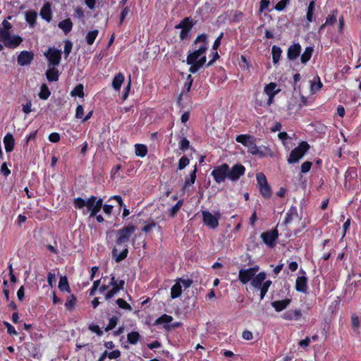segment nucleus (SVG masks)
Wrapping results in <instances>:
<instances>
[{"mask_svg": "<svg viewBox=\"0 0 361 361\" xmlns=\"http://www.w3.org/2000/svg\"><path fill=\"white\" fill-rule=\"evenodd\" d=\"M84 116V108L82 105H78L75 110V118L78 119H83Z\"/></svg>", "mask_w": 361, "mask_h": 361, "instance_id": "nucleus-61", "label": "nucleus"}, {"mask_svg": "<svg viewBox=\"0 0 361 361\" xmlns=\"http://www.w3.org/2000/svg\"><path fill=\"white\" fill-rule=\"evenodd\" d=\"M37 17V13L35 11H29L25 13V20L32 27L36 24Z\"/></svg>", "mask_w": 361, "mask_h": 361, "instance_id": "nucleus-31", "label": "nucleus"}, {"mask_svg": "<svg viewBox=\"0 0 361 361\" xmlns=\"http://www.w3.org/2000/svg\"><path fill=\"white\" fill-rule=\"evenodd\" d=\"M35 54L31 51H22L17 57L18 64L20 66L30 65L34 59Z\"/></svg>", "mask_w": 361, "mask_h": 361, "instance_id": "nucleus-13", "label": "nucleus"}, {"mask_svg": "<svg viewBox=\"0 0 361 361\" xmlns=\"http://www.w3.org/2000/svg\"><path fill=\"white\" fill-rule=\"evenodd\" d=\"M262 241L270 248L275 247L276 240L279 238V231L277 228L270 231L263 232L260 235Z\"/></svg>", "mask_w": 361, "mask_h": 361, "instance_id": "nucleus-8", "label": "nucleus"}, {"mask_svg": "<svg viewBox=\"0 0 361 361\" xmlns=\"http://www.w3.org/2000/svg\"><path fill=\"white\" fill-rule=\"evenodd\" d=\"M301 46L299 43H294L290 45L287 51V58L290 61L296 60L301 53Z\"/></svg>", "mask_w": 361, "mask_h": 361, "instance_id": "nucleus-14", "label": "nucleus"}, {"mask_svg": "<svg viewBox=\"0 0 361 361\" xmlns=\"http://www.w3.org/2000/svg\"><path fill=\"white\" fill-rule=\"evenodd\" d=\"M282 50L281 49L276 46L274 45L271 47V55H272V60L273 63L274 64H277L280 60L281 56Z\"/></svg>", "mask_w": 361, "mask_h": 361, "instance_id": "nucleus-33", "label": "nucleus"}, {"mask_svg": "<svg viewBox=\"0 0 361 361\" xmlns=\"http://www.w3.org/2000/svg\"><path fill=\"white\" fill-rule=\"evenodd\" d=\"M58 26L66 35H67L73 28V23L70 18H66L59 22Z\"/></svg>", "mask_w": 361, "mask_h": 361, "instance_id": "nucleus-27", "label": "nucleus"}, {"mask_svg": "<svg viewBox=\"0 0 361 361\" xmlns=\"http://www.w3.org/2000/svg\"><path fill=\"white\" fill-rule=\"evenodd\" d=\"M140 338V335L137 331H131L127 335V339L129 343L136 344Z\"/></svg>", "mask_w": 361, "mask_h": 361, "instance_id": "nucleus-42", "label": "nucleus"}, {"mask_svg": "<svg viewBox=\"0 0 361 361\" xmlns=\"http://www.w3.org/2000/svg\"><path fill=\"white\" fill-rule=\"evenodd\" d=\"M235 140L247 147L252 143L253 140H255V137L249 134H241L236 136Z\"/></svg>", "mask_w": 361, "mask_h": 361, "instance_id": "nucleus-22", "label": "nucleus"}, {"mask_svg": "<svg viewBox=\"0 0 361 361\" xmlns=\"http://www.w3.org/2000/svg\"><path fill=\"white\" fill-rule=\"evenodd\" d=\"M275 82H270L264 87V92L267 96H276L279 92Z\"/></svg>", "mask_w": 361, "mask_h": 361, "instance_id": "nucleus-29", "label": "nucleus"}, {"mask_svg": "<svg viewBox=\"0 0 361 361\" xmlns=\"http://www.w3.org/2000/svg\"><path fill=\"white\" fill-rule=\"evenodd\" d=\"M215 51L212 53V59L209 61V62L206 64V67L209 68L212 66L216 60H218L220 58L219 54H218L216 50H214Z\"/></svg>", "mask_w": 361, "mask_h": 361, "instance_id": "nucleus-62", "label": "nucleus"}, {"mask_svg": "<svg viewBox=\"0 0 361 361\" xmlns=\"http://www.w3.org/2000/svg\"><path fill=\"white\" fill-rule=\"evenodd\" d=\"M72 48L73 43L70 40H66L63 51L66 58H67L69 56L70 53L71 52Z\"/></svg>", "mask_w": 361, "mask_h": 361, "instance_id": "nucleus-55", "label": "nucleus"}, {"mask_svg": "<svg viewBox=\"0 0 361 361\" xmlns=\"http://www.w3.org/2000/svg\"><path fill=\"white\" fill-rule=\"evenodd\" d=\"M76 303V298L74 295H71L68 297L66 302H65V307L67 310L72 311Z\"/></svg>", "mask_w": 361, "mask_h": 361, "instance_id": "nucleus-45", "label": "nucleus"}, {"mask_svg": "<svg viewBox=\"0 0 361 361\" xmlns=\"http://www.w3.org/2000/svg\"><path fill=\"white\" fill-rule=\"evenodd\" d=\"M267 274L264 271L257 274L251 281V286L260 290V300H263L266 295L272 282L271 280H266Z\"/></svg>", "mask_w": 361, "mask_h": 361, "instance_id": "nucleus-4", "label": "nucleus"}, {"mask_svg": "<svg viewBox=\"0 0 361 361\" xmlns=\"http://www.w3.org/2000/svg\"><path fill=\"white\" fill-rule=\"evenodd\" d=\"M42 19L45 20L47 22H50L51 20V4L47 1L46 2L43 6L42 7L39 13Z\"/></svg>", "mask_w": 361, "mask_h": 361, "instance_id": "nucleus-20", "label": "nucleus"}, {"mask_svg": "<svg viewBox=\"0 0 361 361\" xmlns=\"http://www.w3.org/2000/svg\"><path fill=\"white\" fill-rule=\"evenodd\" d=\"M61 51L54 48H49L48 51L44 54L47 58L49 64L58 66L61 59Z\"/></svg>", "mask_w": 361, "mask_h": 361, "instance_id": "nucleus-11", "label": "nucleus"}, {"mask_svg": "<svg viewBox=\"0 0 361 361\" xmlns=\"http://www.w3.org/2000/svg\"><path fill=\"white\" fill-rule=\"evenodd\" d=\"M312 166V163L311 161H305L301 165V172L302 173H306L309 172Z\"/></svg>", "mask_w": 361, "mask_h": 361, "instance_id": "nucleus-59", "label": "nucleus"}, {"mask_svg": "<svg viewBox=\"0 0 361 361\" xmlns=\"http://www.w3.org/2000/svg\"><path fill=\"white\" fill-rule=\"evenodd\" d=\"M135 226L128 224L116 231V245L112 250V255L116 262L125 259L128 254L127 243L135 231Z\"/></svg>", "mask_w": 361, "mask_h": 361, "instance_id": "nucleus-2", "label": "nucleus"}, {"mask_svg": "<svg viewBox=\"0 0 361 361\" xmlns=\"http://www.w3.org/2000/svg\"><path fill=\"white\" fill-rule=\"evenodd\" d=\"M247 147V152L249 154H251L252 155H255V154L257 153L258 149L259 147H258L256 144H255V140H253L252 141V143L250 144L249 146Z\"/></svg>", "mask_w": 361, "mask_h": 361, "instance_id": "nucleus-60", "label": "nucleus"}, {"mask_svg": "<svg viewBox=\"0 0 361 361\" xmlns=\"http://www.w3.org/2000/svg\"><path fill=\"white\" fill-rule=\"evenodd\" d=\"M98 34L99 31L97 30L89 31L85 37L87 44L92 45L94 42Z\"/></svg>", "mask_w": 361, "mask_h": 361, "instance_id": "nucleus-41", "label": "nucleus"}, {"mask_svg": "<svg viewBox=\"0 0 361 361\" xmlns=\"http://www.w3.org/2000/svg\"><path fill=\"white\" fill-rule=\"evenodd\" d=\"M4 324L6 326L7 333L8 334H10V335H17L18 334L14 326H13L9 322H4Z\"/></svg>", "mask_w": 361, "mask_h": 361, "instance_id": "nucleus-58", "label": "nucleus"}, {"mask_svg": "<svg viewBox=\"0 0 361 361\" xmlns=\"http://www.w3.org/2000/svg\"><path fill=\"white\" fill-rule=\"evenodd\" d=\"M118 321V318L116 316H113L111 318H110L109 324L105 328V331H109L114 329L117 325Z\"/></svg>", "mask_w": 361, "mask_h": 361, "instance_id": "nucleus-49", "label": "nucleus"}, {"mask_svg": "<svg viewBox=\"0 0 361 361\" xmlns=\"http://www.w3.org/2000/svg\"><path fill=\"white\" fill-rule=\"evenodd\" d=\"M310 146L306 141H302L294 148L288 157V163L290 164L297 163L307 152Z\"/></svg>", "mask_w": 361, "mask_h": 361, "instance_id": "nucleus-5", "label": "nucleus"}, {"mask_svg": "<svg viewBox=\"0 0 361 361\" xmlns=\"http://www.w3.org/2000/svg\"><path fill=\"white\" fill-rule=\"evenodd\" d=\"M245 167L240 163L234 164L231 169L228 166V179L231 181H237L245 174Z\"/></svg>", "mask_w": 361, "mask_h": 361, "instance_id": "nucleus-9", "label": "nucleus"}, {"mask_svg": "<svg viewBox=\"0 0 361 361\" xmlns=\"http://www.w3.org/2000/svg\"><path fill=\"white\" fill-rule=\"evenodd\" d=\"M124 80L125 77L122 73H117L112 81L113 88L116 91L120 90Z\"/></svg>", "mask_w": 361, "mask_h": 361, "instance_id": "nucleus-28", "label": "nucleus"}, {"mask_svg": "<svg viewBox=\"0 0 361 361\" xmlns=\"http://www.w3.org/2000/svg\"><path fill=\"white\" fill-rule=\"evenodd\" d=\"M228 164L224 163L214 167L211 173V176L216 183H221L228 178Z\"/></svg>", "mask_w": 361, "mask_h": 361, "instance_id": "nucleus-6", "label": "nucleus"}, {"mask_svg": "<svg viewBox=\"0 0 361 361\" xmlns=\"http://www.w3.org/2000/svg\"><path fill=\"white\" fill-rule=\"evenodd\" d=\"M197 165L195 164L193 166L192 171H191L190 173L189 178H186L184 181L183 190H185L188 186H190L195 183L197 178Z\"/></svg>", "mask_w": 361, "mask_h": 361, "instance_id": "nucleus-21", "label": "nucleus"}, {"mask_svg": "<svg viewBox=\"0 0 361 361\" xmlns=\"http://www.w3.org/2000/svg\"><path fill=\"white\" fill-rule=\"evenodd\" d=\"M256 178L258 187L268 183L266 176L262 172L257 173Z\"/></svg>", "mask_w": 361, "mask_h": 361, "instance_id": "nucleus-52", "label": "nucleus"}, {"mask_svg": "<svg viewBox=\"0 0 361 361\" xmlns=\"http://www.w3.org/2000/svg\"><path fill=\"white\" fill-rule=\"evenodd\" d=\"M157 226L159 231L161 230V227L157 225L153 220H152L150 222H145V224L141 228V231L143 233H148L152 231V228H156Z\"/></svg>", "mask_w": 361, "mask_h": 361, "instance_id": "nucleus-40", "label": "nucleus"}, {"mask_svg": "<svg viewBox=\"0 0 361 361\" xmlns=\"http://www.w3.org/2000/svg\"><path fill=\"white\" fill-rule=\"evenodd\" d=\"M109 287L112 288L105 294L104 298L106 300H109L116 295L120 290H123L125 281L118 280L114 283L109 284Z\"/></svg>", "mask_w": 361, "mask_h": 361, "instance_id": "nucleus-12", "label": "nucleus"}, {"mask_svg": "<svg viewBox=\"0 0 361 361\" xmlns=\"http://www.w3.org/2000/svg\"><path fill=\"white\" fill-rule=\"evenodd\" d=\"M291 299L286 298L281 300H276L271 302V306L279 312L284 310L290 303Z\"/></svg>", "mask_w": 361, "mask_h": 361, "instance_id": "nucleus-23", "label": "nucleus"}, {"mask_svg": "<svg viewBox=\"0 0 361 361\" xmlns=\"http://www.w3.org/2000/svg\"><path fill=\"white\" fill-rule=\"evenodd\" d=\"M72 97L78 96L80 98L84 97V87L82 84L77 85L71 92Z\"/></svg>", "mask_w": 361, "mask_h": 361, "instance_id": "nucleus-37", "label": "nucleus"}, {"mask_svg": "<svg viewBox=\"0 0 361 361\" xmlns=\"http://www.w3.org/2000/svg\"><path fill=\"white\" fill-rule=\"evenodd\" d=\"M173 319V318L172 316L164 314L154 321V325L157 326L159 324H164V328L166 330H169L171 326L169 325V324L171 323Z\"/></svg>", "mask_w": 361, "mask_h": 361, "instance_id": "nucleus-18", "label": "nucleus"}, {"mask_svg": "<svg viewBox=\"0 0 361 361\" xmlns=\"http://www.w3.org/2000/svg\"><path fill=\"white\" fill-rule=\"evenodd\" d=\"M255 156H258L259 158H264L267 156L273 157L274 154L271 149L269 147H264V150L259 148Z\"/></svg>", "mask_w": 361, "mask_h": 361, "instance_id": "nucleus-39", "label": "nucleus"}, {"mask_svg": "<svg viewBox=\"0 0 361 361\" xmlns=\"http://www.w3.org/2000/svg\"><path fill=\"white\" fill-rule=\"evenodd\" d=\"M255 275L252 273L251 269H241L239 271L238 279L243 284H246L249 281L251 282Z\"/></svg>", "mask_w": 361, "mask_h": 361, "instance_id": "nucleus-17", "label": "nucleus"}, {"mask_svg": "<svg viewBox=\"0 0 361 361\" xmlns=\"http://www.w3.org/2000/svg\"><path fill=\"white\" fill-rule=\"evenodd\" d=\"M260 194L266 198H269L271 196V188L267 183L259 187Z\"/></svg>", "mask_w": 361, "mask_h": 361, "instance_id": "nucleus-43", "label": "nucleus"}, {"mask_svg": "<svg viewBox=\"0 0 361 361\" xmlns=\"http://www.w3.org/2000/svg\"><path fill=\"white\" fill-rule=\"evenodd\" d=\"M314 49L312 47H307L302 54L300 61L302 63H307L311 59Z\"/></svg>", "mask_w": 361, "mask_h": 361, "instance_id": "nucleus-32", "label": "nucleus"}, {"mask_svg": "<svg viewBox=\"0 0 361 361\" xmlns=\"http://www.w3.org/2000/svg\"><path fill=\"white\" fill-rule=\"evenodd\" d=\"M298 216V214L297 207L295 206H291L286 214L284 224L286 225L290 224L294 218L297 217Z\"/></svg>", "mask_w": 361, "mask_h": 361, "instance_id": "nucleus-25", "label": "nucleus"}, {"mask_svg": "<svg viewBox=\"0 0 361 361\" xmlns=\"http://www.w3.org/2000/svg\"><path fill=\"white\" fill-rule=\"evenodd\" d=\"M290 3V0H281L275 6V9L278 11H283Z\"/></svg>", "mask_w": 361, "mask_h": 361, "instance_id": "nucleus-54", "label": "nucleus"}, {"mask_svg": "<svg viewBox=\"0 0 361 361\" xmlns=\"http://www.w3.org/2000/svg\"><path fill=\"white\" fill-rule=\"evenodd\" d=\"M323 85L322 82L320 80V78L317 77V82H312L311 84V89L313 92H317L321 90Z\"/></svg>", "mask_w": 361, "mask_h": 361, "instance_id": "nucleus-56", "label": "nucleus"}, {"mask_svg": "<svg viewBox=\"0 0 361 361\" xmlns=\"http://www.w3.org/2000/svg\"><path fill=\"white\" fill-rule=\"evenodd\" d=\"M183 204V200H178L176 204L170 209L169 214L171 218H174Z\"/></svg>", "mask_w": 361, "mask_h": 361, "instance_id": "nucleus-38", "label": "nucleus"}, {"mask_svg": "<svg viewBox=\"0 0 361 361\" xmlns=\"http://www.w3.org/2000/svg\"><path fill=\"white\" fill-rule=\"evenodd\" d=\"M89 329L97 334V336H102L103 335V331H102L99 326L97 324H91L89 326Z\"/></svg>", "mask_w": 361, "mask_h": 361, "instance_id": "nucleus-63", "label": "nucleus"}, {"mask_svg": "<svg viewBox=\"0 0 361 361\" xmlns=\"http://www.w3.org/2000/svg\"><path fill=\"white\" fill-rule=\"evenodd\" d=\"M87 201L81 197H76L73 199V206L75 209H81L86 207Z\"/></svg>", "mask_w": 361, "mask_h": 361, "instance_id": "nucleus-48", "label": "nucleus"}, {"mask_svg": "<svg viewBox=\"0 0 361 361\" xmlns=\"http://www.w3.org/2000/svg\"><path fill=\"white\" fill-rule=\"evenodd\" d=\"M295 288L298 292L307 293L308 289L307 278L305 276H298Z\"/></svg>", "mask_w": 361, "mask_h": 361, "instance_id": "nucleus-16", "label": "nucleus"}, {"mask_svg": "<svg viewBox=\"0 0 361 361\" xmlns=\"http://www.w3.org/2000/svg\"><path fill=\"white\" fill-rule=\"evenodd\" d=\"M179 149L182 151H185L190 147V141L185 137L180 138L179 142Z\"/></svg>", "mask_w": 361, "mask_h": 361, "instance_id": "nucleus-51", "label": "nucleus"}, {"mask_svg": "<svg viewBox=\"0 0 361 361\" xmlns=\"http://www.w3.org/2000/svg\"><path fill=\"white\" fill-rule=\"evenodd\" d=\"M103 200L92 195L87 200V209L90 212V217H94L102 207Z\"/></svg>", "mask_w": 361, "mask_h": 361, "instance_id": "nucleus-7", "label": "nucleus"}, {"mask_svg": "<svg viewBox=\"0 0 361 361\" xmlns=\"http://www.w3.org/2000/svg\"><path fill=\"white\" fill-rule=\"evenodd\" d=\"M59 288L61 291L67 293L71 292V288L68 281V279L66 276H61L59 282Z\"/></svg>", "mask_w": 361, "mask_h": 361, "instance_id": "nucleus-34", "label": "nucleus"}, {"mask_svg": "<svg viewBox=\"0 0 361 361\" xmlns=\"http://www.w3.org/2000/svg\"><path fill=\"white\" fill-rule=\"evenodd\" d=\"M182 292L183 290L181 284H179V282L176 281V283L171 288V298L172 299L178 298L181 295Z\"/></svg>", "mask_w": 361, "mask_h": 361, "instance_id": "nucleus-30", "label": "nucleus"}, {"mask_svg": "<svg viewBox=\"0 0 361 361\" xmlns=\"http://www.w3.org/2000/svg\"><path fill=\"white\" fill-rule=\"evenodd\" d=\"M11 23L4 20L0 25V51L4 49V47L14 49L23 42L20 35H11Z\"/></svg>", "mask_w": 361, "mask_h": 361, "instance_id": "nucleus-3", "label": "nucleus"}, {"mask_svg": "<svg viewBox=\"0 0 361 361\" xmlns=\"http://www.w3.org/2000/svg\"><path fill=\"white\" fill-rule=\"evenodd\" d=\"M40 99L47 100L51 95V92L47 85V84L43 83L40 87V91L38 94Z\"/></svg>", "mask_w": 361, "mask_h": 361, "instance_id": "nucleus-36", "label": "nucleus"}, {"mask_svg": "<svg viewBox=\"0 0 361 361\" xmlns=\"http://www.w3.org/2000/svg\"><path fill=\"white\" fill-rule=\"evenodd\" d=\"M192 51H190L186 63L190 65L189 72L196 73L207 62L206 52L209 48V36L206 33L199 34L192 43Z\"/></svg>", "mask_w": 361, "mask_h": 361, "instance_id": "nucleus-1", "label": "nucleus"}, {"mask_svg": "<svg viewBox=\"0 0 361 361\" xmlns=\"http://www.w3.org/2000/svg\"><path fill=\"white\" fill-rule=\"evenodd\" d=\"M47 79L49 82H56L59 80V72L55 68H50L46 71Z\"/></svg>", "mask_w": 361, "mask_h": 361, "instance_id": "nucleus-26", "label": "nucleus"}, {"mask_svg": "<svg viewBox=\"0 0 361 361\" xmlns=\"http://www.w3.org/2000/svg\"><path fill=\"white\" fill-rule=\"evenodd\" d=\"M202 214L203 222L206 226L212 229H215L219 226V213L216 214L217 216L208 211H203Z\"/></svg>", "mask_w": 361, "mask_h": 361, "instance_id": "nucleus-10", "label": "nucleus"}, {"mask_svg": "<svg viewBox=\"0 0 361 361\" xmlns=\"http://www.w3.org/2000/svg\"><path fill=\"white\" fill-rule=\"evenodd\" d=\"M5 150L7 153L11 152L15 147V139L10 133L6 134L3 140Z\"/></svg>", "mask_w": 361, "mask_h": 361, "instance_id": "nucleus-19", "label": "nucleus"}, {"mask_svg": "<svg viewBox=\"0 0 361 361\" xmlns=\"http://www.w3.org/2000/svg\"><path fill=\"white\" fill-rule=\"evenodd\" d=\"M116 304L118 305V307L123 310H132L131 306L123 299L118 298L116 301Z\"/></svg>", "mask_w": 361, "mask_h": 361, "instance_id": "nucleus-53", "label": "nucleus"}, {"mask_svg": "<svg viewBox=\"0 0 361 361\" xmlns=\"http://www.w3.org/2000/svg\"><path fill=\"white\" fill-rule=\"evenodd\" d=\"M302 316V313L300 310H288L281 315V317L288 321H298Z\"/></svg>", "mask_w": 361, "mask_h": 361, "instance_id": "nucleus-15", "label": "nucleus"}, {"mask_svg": "<svg viewBox=\"0 0 361 361\" xmlns=\"http://www.w3.org/2000/svg\"><path fill=\"white\" fill-rule=\"evenodd\" d=\"M190 163V159L186 156H183L178 161V170L184 169Z\"/></svg>", "mask_w": 361, "mask_h": 361, "instance_id": "nucleus-50", "label": "nucleus"}, {"mask_svg": "<svg viewBox=\"0 0 361 361\" xmlns=\"http://www.w3.org/2000/svg\"><path fill=\"white\" fill-rule=\"evenodd\" d=\"M195 22L190 17L184 18L178 25L175 26L176 29H186L191 30L195 25Z\"/></svg>", "mask_w": 361, "mask_h": 361, "instance_id": "nucleus-24", "label": "nucleus"}, {"mask_svg": "<svg viewBox=\"0 0 361 361\" xmlns=\"http://www.w3.org/2000/svg\"><path fill=\"white\" fill-rule=\"evenodd\" d=\"M61 136L58 133H51L49 135V140L51 142L56 143L60 141Z\"/></svg>", "mask_w": 361, "mask_h": 361, "instance_id": "nucleus-64", "label": "nucleus"}, {"mask_svg": "<svg viewBox=\"0 0 361 361\" xmlns=\"http://www.w3.org/2000/svg\"><path fill=\"white\" fill-rule=\"evenodd\" d=\"M315 11V4H310L307 8L306 20L310 23L313 21V16Z\"/></svg>", "mask_w": 361, "mask_h": 361, "instance_id": "nucleus-44", "label": "nucleus"}, {"mask_svg": "<svg viewBox=\"0 0 361 361\" xmlns=\"http://www.w3.org/2000/svg\"><path fill=\"white\" fill-rule=\"evenodd\" d=\"M192 82H193V78L190 74L186 78V81H185V82L184 84L183 90H182L181 92H183V94L184 92L185 93L189 92L190 91V90H191V87H192Z\"/></svg>", "mask_w": 361, "mask_h": 361, "instance_id": "nucleus-47", "label": "nucleus"}, {"mask_svg": "<svg viewBox=\"0 0 361 361\" xmlns=\"http://www.w3.org/2000/svg\"><path fill=\"white\" fill-rule=\"evenodd\" d=\"M338 11L336 9L331 11V13L326 18V24L327 25H333L337 20Z\"/></svg>", "mask_w": 361, "mask_h": 361, "instance_id": "nucleus-46", "label": "nucleus"}, {"mask_svg": "<svg viewBox=\"0 0 361 361\" xmlns=\"http://www.w3.org/2000/svg\"><path fill=\"white\" fill-rule=\"evenodd\" d=\"M147 147L143 144H135V152L136 156L140 157H144L147 154Z\"/></svg>", "mask_w": 361, "mask_h": 361, "instance_id": "nucleus-35", "label": "nucleus"}, {"mask_svg": "<svg viewBox=\"0 0 361 361\" xmlns=\"http://www.w3.org/2000/svg\"><path fill=\"white\" fill-rule=\"evenodd\" d=\"M176 281H178L179 284H182L185 289L190 287L193 283V281L190 279H184L182 278H179L176 280Z\"/></svg>", "mask_w": 361, "mask_h": 361, "instance_id": "nucleus-57", "label": "nucleus"}]
</instances>
